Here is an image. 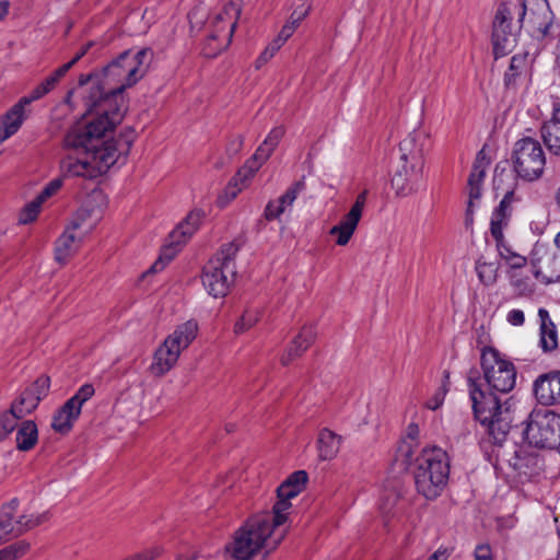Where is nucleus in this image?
<instances>
[{"label":"nucleus","instance_id":"obj_1","mask_svg":"<svg viewBox=\"0 0 560 560\" xmlns=\"http://www.w3.org/2000/svg\"><path fill=\"white\" fill-rule=\"evenodd\" d=\"M152 58L150 48L127 49L105 66L101 75H80L77 89L90 85L83 98L93 116L73 125L65 136V148L73 152L60 162L63 177L95 178L129 153L136 139L133 129H125L117 139L108 136L122 120V93L147 74Z\"/></svg>","mask_w":560,"mask_h":560},{"label":"nucleus","instance_id":"obj_2","mask_svg":"<svg viewBox=\"0 0 560 560\" xmlns=\"http://www.w3.org/2000/svg\"><path fill=\"white\" fill-rule=\"evenodd\" d=\"M467 382L474 416L498 447L494 451L497 464L501 467L506 465L521 480H529L538 475L542 468L538 454L515 443L503 445L513 420L510 408H503L497 395L482 388L477 370L469 371Z\"/></svg>","mask_w":560,"mask_h":560},{"label":"nucleus","instance_id":"obj_3","mask_svg":"<svg viewBox=\"0 0 560 560\" xmlns=\"http://www.w3.org/2000/svg\"><path fill=\"white\" fill-rule=\"evenodd\" d=\"M425 136L421 131H413L405 138L399 145L400 159L392 178V186L396 195L406 197L417 191L423 183V141Z\"/></svg>","mask_w":560,"mask_h":560},{"label":"nucleus","instance_id":"obj_4","mask_svg":"<svg viewBox=\"0 0 560 560\" xmlns=\"http://www.w3.org/2000/svg\"><path fill=\"white\" fill-rule=\"evenodd\" d=\"M269 513L250 517L224 547L228 560H250L271 536L275 528Z\"/></svg>","mask_w":560,"mask_h":560},{"label":"nucleus","instance_id":"obj_5","mask_svg":"<svg viewBox=\"0 0 560 560\" xmlns=\"http://www.w3.org/2000/svg\"><path fill=\"white\" fill-rule=\"evenodd\" d=\"M450 474L448 458L440 447L424 448L417 457L415 483L419 493L429 500L439 497Z\"/></svg>","mask_w":560,"mask_h":560},{"label":"nucleus","instance_id":"obj_6","mask_svg":"<svg viewBox=\"0 0 560 560\" xmlns=\"http://www.w3.org/2000/svg\"><path fill=\"white\" fill-rule=\"evenodd\" d=\"M240 244L230 242L206 264L202 272V284L213 298L228 294L236 275L235 257Z\"/></svg>","mask_w":560,"mask_h":560},{"label":"nucleus","instance_id":"obj_7","mask_svg":"<svg viewBox=\"0 0 560 560\" xmlns=\"http://www.w3.org/2000/svg\"><path fill=\"white\" fill-rule=\"evenodd\" d=\"M198 332L197 322L190 319L177 326L164 342L156 349L150 371L155 376L166 374L175 366L180 352L189 347Z\"/></svg>","mask_w":560,"mask_h":560},{"label":"nucleus","instance_id":"obj_8","mask_svg":"<svg viewBox=\"0 0 560 560\" xmlns=\"http://www.w3.org/2000/svg\"><path fill=\"white\" fill-rule=\"evenodd\" d=\"M49 387V377L39 376L12 402L10 410L0 413V442L16 428L18 420L36 409L39 401L47 396Z\"/></svg>","mask_w":560,"mask_h":560},{"label":"nucleus","instance_id":"obj_9","mask_svg":"<svg viewBox=\"0 0 560 560\" xmlns=\"http://www.w3.org/2000/svg\"><path fill=\"white\" fill-rule=\"evenodd\" d=\"M524 433L530 445L557 448L560 446V415L547 409H534L528 416Z\"/></svg>","mask_w":560,"mask_h":560},{"label":"nucleus","instance_id":"obj_10","mask_svg":"<svg viewBox=\"0 0 560 560\" xmlns=\"http://www.w3.org/2000/svg\"><path fill=\"white\" fill-rule=\"evenodd\" d=\"M516 13L517 22L526 24L534 36L545 37L553 22V13L547 0H513V4L504 8L503 13Z\"/></svg>","mask_w":560,"mask_h":560},{"label":"nucleus","instance_id":"obj_11","mask_svg":"<svg viewBox=\"0 0 560 560\" xmlns=\"http://www.w3.org/2000/svg\"><path fill=\"white\" fill-rule=\"evenodd\" d=\"M511 160L517 176L525 180L539 178L546 164L540 143L529 137L516 141Z\"/></svg>","mask_w":560,"mask_h":560},{"label":"nucleus","instance_id":"obj_12","mask_svg":"<svg viewBox=\"0 0 560 560\" xmlns=\"http://www.w3.org/2000/svg\"><path fill=\"white\" fill-rule=\"evenodd\" d=\"M481 366L487 385L491 389L508 393L514 388L516 381L514 365L500 358L497 350L489 348L482 351Z\"/></svg>","mask_w":560,"mask_h":560},{"label":"nucleus","instance_id":"obj_13","mask_svg":"<svg viewBox=\"0 0 560 560\" xmlns=\"http://www.w3.org/2000/svg\"><path fill=\"white\" fill-rule=\"evenodd\" d=\"M511 4H513V0L501 3L493 20L492 44L495 58L503 57L512 50L522 27L517 21L513 24V20L516 18L514 11L510 10V14L503 13L504 8Z\"/></svg>","mask_w":560,"mask_h":560},{"label":"nucleus","instance_id":"obj_14","mask_svg":"<svg viewBox=\"0 0 560 560\" xmlns=\"http://www.w3.org/2000/svg\"><path fill=\"white\" fill-rule=\"evenodd\" d=\"M202 213L199 210H194L187 214L185 220L180 222L168 236V243L163 247L162 253L158 260L151 266V272H159L164 269L165 265L170 262L178 247L185 244L194 233L199 229L201 223Z\"/></svg>","mask_w":560,"mask_h":560},{"label":"nucleus","instance_id":"obj_15","mask_svg":"<svg viewBox=\"0 0 560 560\" xmlns=\"http://www.w3.org/2000/svg\"><path fill=\"white\" fill-rule=\"evenodd\" d=\"M95 393L94 386L90 383L83 384L77 393L69 398L55 413L51 427L56 432L68 433L73 422L79 418L82 406Z\"/></svg>","mask_w":560,"mask_h":560},{"label":"nucleus","instance_id":"obj_16","mask_svg":"<svg viewBox=\"0 0 560 560\" xmlns=\"http://www.w3.org/2000/svg\"><path fill=\"white\" fill-rule=\"evenodd\" d=\"M369 191L364 189L358 195L354 203L347 214L343 215L340 223L330 229L331 235H337L336 243L339 246H345L352 237L363 213L366 203Z\"/></svg>","mask_w":560,"mask_h":560},{"label":"nucleus","instance_id":"obj_17","mask_svg":"<svg viewBox=\"0 0 560 560\" xmlns=\"http://www.w3.org/2000/svg\"><path fill=\"white\" fill-rule=\"evenodd\" d=\"M284 132L285 130L282 126H278L271 129L265 141L256 150L253 158L248 160L247 163L238 171L237 176H244L245 179L253 176L269 159L284 136Z\"/></svg>","mask_w":560,"mask_h":560},{"label":"nucleus","instance_id":"obj_18","mask_svg":"<svg viewBox=\"0 0 560 560\" xmlns=\"http://www.w3.org/2000/svg\"><path fill=\"white\" fill-rule=\"evenodd\" d=\"M490 164L487 159L485 149H481L475 159L470 175L468 177V195L469 200L467 205L466 222L472 221V207L474 200H478L481 197V186L486 176V171Z\"/></svg>","mask_w":560,"mask_h":560},{"label":"nucleus","instance_id":"obj_19","mask_svg":"<svg viewBox=\"0 0 560 560\" xmlns=\"http://www.w3.org/2000/svg\"><path fill=\"white\" fill-rule=\"evenodd\" d=\"M534 394L539 404H560V371L542 374L534 382Z\"/></svg>","mask_w":560,"mask_h":560},{"label":"nucleus","instance_id":"obj_20","mask_svg":"<svg viewBox=\"0 0 560 560\" xmlns=\"http://www.w3.org/2000/svg\"><path fill=\"white\" fill-rule=\"evenodd\" d=\"M515 201L513 190L505 192L499 206L493 210L490 222V232L494 241H501L503 230L509 225L512 215V203Z\"/></svg>","mask_w":560,"mask_h":560},{"label":"nucleus","instance_id":"obj_21","mask_svg":"<svg viewBox=\"0 0 560 560\" xmlns=\"http://www.w3.org/2000/svg\"><path fill=\"white\" fill-rule=\"evenodd\" d=\"M541 139L548 151L560 156V102H555L552 116L540 128Z\"/></svg>","mask_w":560,"mask_h":560},{"label":"nucleus","instance_id":"obj_22","mask_svg":"<svg viewBox=\"0 0 560 560\" xmlns=\"http://www.w3.org/2000/svg\"><path fill=\"white\" fill-rule=\"evenodd\" d=\"M301 491L295 487L291 486L290 482L283 481L277 489L278 500L273 504L271 515V522L273 526H281L287 521V513L291 508L290 500L295 498Z\"/></svg>","mask_w":560,"mask_h":560},{"label":"nucleus","instance_id":"obj_23","mask_svg":"<svg viewBox=\"0 0 560 560\" xmlns=\"http://www.w3.org/2000/svg\"><path fill=\"white\" fill-rule=\"evenodd\" d=\"M315 337L316 332L313 326H303L299 335L294 337L281 357V363L283 365H288L294 359L301 357L302 353L313 343Z\"/></svg>","mask_w":560,"mask_h":560},{"label":"nucleus","instance_id":"obj_24","mask_svg":"<svg viewBox=\"0 0 560 560\" xmlns=\"http://www.w3.org/2000/svg\"><path fill=\"white\" fill-rule=\"evenodd\" d=\"M26 103L20 100L10 110L2 117L0 121V142L13 136L21 128L26 118Z\"/></svg>","mask_w":560,"mask_h":560},{"label":"nucleus","instance_id":"obj_25","mask_svg":"<svg viewBox=\"0 0 560 560\" xmlns=\"http://www.w3.org/2000/svg\"><path fill=\"white\" fill-rule=\"evenodd\" d=\"M82 241L81 235L72 232L71 229H66L65 232L58 237L55 244V259L59 264H66L67 260L75 254Z\"/></svg>","mask_w":560,"mask_h":560},{"label":"nucleus","instance_id":"obj_26","mask_svg":"<svg viewBox=\"0 0 560 560\" xmlns=\"http://www.w3.org/2000/svg\"><path fill=\"white\" fill-rule=\"evenodd\" d=\"M98 220L100 215L95 214L93 209L82 207L74 213L67 228L83 238L96 226Z\"/></svg>","mask_w":560,"mask_h":560},{"label":"nucleus","instance_id":"obj_27","mask_svg":"<svg viewBox=\"0 0 560 560\" xmlns=\"http://www.w3.org/2000/svg\"><path fill=\"white\" fill-rule=\"evenodd\" d=\"M18 505L19 501L13 499L0 510V542L9 539L11 536H19L18 520L13 521Z\"/></svg>","mask_w":560,"mask_h":560},{"label":"nucleus","instance_id":"obj_28","mask_svg":"<svg viewBox=\"0 0 560 560\" xmlns=\"http://www.w3.org/2000/svg\"><path fill=\"white\" fill-rule=\"evenodd\" d=\"M538 316L540 319V346L544 351H551L558 346L556 326L545 308H539Z\"/></svg>","mask_w":560,"mask_h":560},{"label":"nucleus","instance_id":"obj_29","mask_svg":"<svg viewBox=\"0 0 560 560\" xmlns=\"http://www.w3.org/2000/svg\"><path fill=\"white\" fill-rule=\"evenodd\" d=\"M341 438L328 429L320 431L318 436V455L320 459H332L339 452Z\"/></svg>","mask_w":560,"mask_h":560},{"label":"nucleus","instance_id":"obj_30","mask_svg":"<svg viewBox=\"0 0 560 560\" xmlns=\"http://www.w3.org/2000/svg\"><path fill=\"white\" fill-rule=\"evenodd\" d=\"M241 11L242 0H222V10L215 15V25L225 19L229 32L234 33Z\"/></svg>","mask_w":560,"mask_h":560},{"label":"nucleus","instance_id":"obj_31","mask_svg":"<svg viewBox=\"0 0 560 560\" xmlns=\"http://www.w3.org/2000/svg\"><path fill=\"white\" fill-rule=\"evenodd\" d=\"M233 33H224L221 36L217 33H208L202 47V54L208 58L217 57L231 44Z\"/></svg>","mask_w":560,"mask_h":560},{"label":"nucleus","instance_id":"obj_32","mask_svg":"<svg viewBox=\"0 0 560 560\" xmlns=\"http://www.w3.org/2000/svg\"><path fill=\"white\" fill-rule=\"evenodd\" d=\"M38 432L34 421H23L16 432V446L20 451H30L37 442Z\"/></svg>","mask_w":560,"mask_h":560},{"label":"nucleus","instance_id":"obj_33","mask_svg":"<svg viewBox=\"0 0 560 560\" xmlns=\"http://www.w3.org/2000/svg\"><path fill=\"white\" fill-rule=\"evenodd\" d=\"M62 74H58V70H56L51 75H49L46 80H44L40 84H38L32 92L22 97L23 103L30 105L32 102L37 101L49 93L58 81L62 78Z\"/></svg>","mask_w":560,"mask_h":560},{"label":"nucleus","instance_id":"obj_34","mask_svg":"<svg viewBox=\"0 0 560 560\" xmlns=\"http://www.w3.org/2000/svg\"><path fill=\"white\" fill-rule=\"evenodd\" d=\"M305 189L304 178H301L293 183L283 195H281L277 200V202L283 208L284 212L288 209H291L295 199Z\"/></svg>","mask_w":560,"mask_h":560},{"label":"nucleus","instance_id":"obj_35","mask_svg":"<svg viewBox=\"0 0 560 560\" xmlns=\"http://www.w3.org/2000/svg\"><path fill=\"white\" fill-rule=\"evenodd\" d=\"M30 542L26 540H19L0 550L1 560H18L30 550Z\"/></svg>","mask_w":560,"mask_h":560},{"label":"nucleus","instance_id":"obj_36","mask_svg":"<svg viewBox=\"0 0 560 560\" xmlns=\"http://www.w3.org/2000/svg\"><path fill=\"white\" fill-rule=\"evenodd\" d=\"M497 267L492 262L480 260L476 262L478 278L485 285H491L497 281Z\"/></svg>","mask_w":560,"mask_h":560},{"label":"nucleus","instance_id":"obj_37","mask_svg":"<svg viewBox=\"0 0 560 560\" xmlns=\"http://www.w3.org/2000/svg\"><path fill=\"white\" fill-rule=\"evenodd\" d=\"M47 520V513L34 515H22L18 520V534L19 536L23 533L43 524Z\"/></svg>","mask_w":560,"mask_h":560},{"label":"nucleus","instance_id":"obj_38","mask_svg":"<svg viewBox=\"0 0 560 560\" xmlns=\"http://www.w3.org/2000/svg\"><path fill=\"white\" fill-rule=\"evenodd\" d=\"M259 320V312L256 310H247L236 322L234 326L235 334H243Z\"/></svg>","mask_w":560,"mask_h":560},{"label":"nucleus","instance_id":"obj_39","mask_svg":"<svg viewBox=\"0 0 560 560\" xmlns=\"http://www.w3.org/2000/svg\"><path fill=\"white\" fill-rule=\"evenodd\" d=\"M526 57L516 55L511 58L510 67L504 75L505 85L514 83L516 77L520 75L522 68L525 66Z\"/></svg>","mask_w":560,"mask_h":560},{"label":"nucleus","instance_id":"obj_40","mask_svg":"<svg viewBox=\"0 0 560 560\" xmlns=\"http://www.w3.org/2000/svg\"><path fill=\"white\" fill-rule=\"evenodd\" d=\"M42 205L43 203L37 198L25 205V207L20 213L19 222L21 224H27L33 222L37 218Z\"/></svg>","mask_w":560,"mask_h":560},{"label":"nucleus","instance_id":"obj_41","mask_svg":"<svg viewBox=\"0 0 560 560\" xmlns=\"http://www.w3.org/2000/svg\"><path fill=\"white\" fill-rule=\"evenodd\" d=\"M62 186L61 178H55L50 180L40 194L36 197L42 203H44L48 198L54 196Z\"/></svg>","mask_w":560,"mask_h":560},{"label":"nucleus","instance_id":"obj_42","mask_svg":"<svg viewBox=\"0 0 560 560\" xmlns=\"http://www.w3.org/2000/svg\"><path fill=\"white\" fill-rule=\"evenodd\" d=\"M283 213L285 212L277 200H270L265 208L264 217L267 221H273L280 219Z\"/></svg>","mask_w":560,"mask_h":560},{"label":"nucleus","instance_id":"obj_43","mask_svg":"<svg viewBox=\"0 0 560 560\" xmlns=\"http://www.w3.org/2000/svg\"><path fill=\"white\" fill-rule=\"evenodd\" d=\"M285 482H290L291 486L302 491L307 482V474L304 470L294 471L288 477Z\"/></svg>","mask_w":560,"mask_h":560},{"label":"nucleus","instance_id":"obj_44","mask_svg":"<svg viewBox=\"0 0 560 560\" xmlns=\"http://www.w3.org/2000/svg\"><path fill=\"white\" fill-rule=\"evenodd\" d=\"M511 283L522 295L533 292V289L529 287L527 279L520 278L516 273L511 276Z\"/></svg>","mask_w":560,"mask_h":560},{"label":"nucleus","instance_id":"obj_45","mask_svg":"<svg viewBox=\"0 0 560 560\" xmlns=\"http://www.w3.org/2000/svg\"><path fill=\"white\" fill-rule=\"evenodd\" d=\"M495 245L499 255L506 261H509L512 255L515 254V252H513L511 246L506 243L504 236H502L501 241H495Z\"/></svg>","mask_w":560,"mask_h":560},{"label":"nucleus","instance_id":"obj_46","mask_svg":"<svg viewBox=\"0 0 560 560\" xmlns=\"http://www.w3.org/2000/svg\"><path fill=\"white\" fill-rule=\"evenodd\" d=\"M476 560H492V552L489 545H479L475 549Z\"/></svg>","mask_w":560,"mask_h":560},{"label":"nucleus","instance_id":"obj_47","mask_svg":"<svg viewBox=\"0 0 560 560\" xmlns=\"http://www.w3.org/2000/svg\"><path fill=\"white\" fill-rule=\"evenodd\" d=\"M508 322L513 326H522L525 322V316L521 310H512L508 314Z\"/></svg>","mask_w":560,"mask_h":560},{"label":"nucleus","instance_id":"obj_48","mask_svg":"<svg viewBox=\"0 0 560 560\" xmlns=\"http://www.w3.org/2000/svg\"><path fill=\"white\" fill-rule=\"evenodd\" d=\"M445 394H446V389L445 388H441L434 395V397L427 402V407L429 409H431V410L438 409L443 404Z\"/></svg>","mask_w":560,"mask_h":560},{"label":"nucleus","instance_id":"obj_49","mask_svg":"<svg viewBox=\"0 0 560 560\" xmlns=\"http://www.w3.org/2000/svg\"><path fill=\"white\" fill-rule=\"evenodd\" d=\"M512 269H522L527 264V258L517 253L512 255L511 259L508 261Z\"/></svg>","mask_w":560,"mask_h":560},{"label":"nucleus","instance_id":"obj_50","mask_svg":"<svg viewBox=\"0 0 560 560\" xmlns=\"http://www.w3.org/2000/svg\"><path fill=\"white\" fill-rule=\"evenodd\" d=\"M209 33H217L220 36L224 33H229V26L224 20L221 24L215 25V16L211 21Z\"/></svg>","mask_w":560,"mask_h":560},{"label":"nucleus","instance_id":"obj_51","mask_svg":"<svg viewBox=\"0 0 560 560\" xmlns=\"http://www.w3.org/2000/svg\"><path fill=\"white\" fill-rule=\"evenodd\" d=\"M398 497L394 493H390L386 500H383L381 503V510L384 513H389L394 503L397 501Z\"/></svg>","mask_w":560,"mask_h":560},{"label":"nucleus","instance_id":"obj_52","mask_svg":"<svg viewBox=\"0 0 560 560\" xmlns=\"http://www.w3.org/2000/svg\"><path fill=\"white\" fill-rule=\"evenodd\" d=\"M81 58V55L77 54L69 62L57 69L58 74L65 75Z\"/></svg>","mask_w":560,"mask_h":560},{"label":"nucleus","instance_id":"obj_53","mask_svg":"<svg viewBox=\"0 0 560 560\" xmlns=\"http://www.w3.org/2000/svg\"><path fill=\"white\" fill-rule=\"evenodd\" d=\"M293 26L285 24L277 37L285 43L293 35Z\"/></svg>","mask_w":560,"mask_h":560},{"label":"nucleus","instance_id":"obj_54","mask_svg":"<svg viewBox=\"0 0 560 560\" xmlns=\"http://www.w3.org/2000/svg\"><path fill=\"white\" fill-rule=\"evenodd\" d=\"M243 145V138L242 137H237L235 140H233L230 145H229V153L231 154H236L240 149L242 148Z\"/></svg>","mask_w":560,"mask_h":560},{"label":"nucleus","instance_id":"obj_55","mask_svg":"<svg viewBox=\"0 0 560 560\" xmlns=\"http://www.w3.org/2000/svg\"><path fill=\"white\" fill-rule=\"evenodd\" d=\"M284 42L278 37H276L266 48L270 51L271 55L275 54L282 47Z\"/></svg>","mask_w":560,"mask_h":560},{"label":"nucleus","instance_id":"obj_56","mask_svg":"<svg viewBox=\"0 0 560 560\" xmlns=\"http://www.w3.org/2000/svg\"><path fill=\"white\" fill-rule=\"evenodd\" d=\"M273 57V55L270 54V51L266 48L261 54L260 56L258 57V59L256 60V67L259 68L261 67L264 63H266L268 60H270L271 58Z\"/></svg>","mask_w":560,"mask_h":560},{"label":"nucleus","instance_id":"obj_57","mask_svg":"<svg viewBox=\"0 0 560 560\" xmlns=\"http://www.w3.org/2000/svg\"><path fill=\"white\" fill-rule=\"evenodd\" d=\"M447 557H448V553H447L446 549H438L427 560H446Z\"/></svg>","mask_w":560,"mask_h":560},{"label":"nucleus","instance_id":"obj_58","mask_svg":"<svg viewBox=\"0 0 560 560\" xmlns=\"http://www.w3.org/2000/svg\"><path fill=\"white\" fill-rule=\"evenodd\" d=\"M9 12V2L0 1V21L3 20Z\"/></svg>","mask_w":560,"mask_h":560},{"label":"nucleus","instance_id":"obj_59","mask_svg":"<svg viewBox=\"0 0 560 560\" xmlns=\"http://www.w3.org/2000/svg\"><path fill=\"white\" fill-rule=\"evenodd\" d=\"M310 7L307 8H304L303 10H295L294 12H296L295 14V18H296V21H302L310 12Z\"/></svg>","mask_w":560,"mask_h":560},{"label":"nucleus","instance_id":"obj_60","mask_svg":"<svg viewBox=\"0 0 560 560\" xmlns=\"http://www.w3.org/2000/svg\"><path fill=\"white\" fill-rule=\"evenodd\" d=\"M419 433L418 425L415 423H411L408 425V436L411 439H415L417 434Z\"/></svg>","mask_w":560,"mask_h":560},{"label":"nucleus","instance_id":"obj_61","mask_svg":"<svg viewBox=\"0 0 560 560\" xmlns=\"http://www.w3.org/2000/svg\"><path fill=\"white\" fill-rule=\"evenodd\" d=\"M295 14H296V12H293L291 14L290 21L287 23V25L293 26V31H295V28L300 24V21H296Z\"/></svg>","mask_w":560,"mask_h":560},{"label":"nucleus","instance_id":"obj_62","mask_svg":"<svg viewBox=\"0 0 560 560\" xmlns=\"http://www.w3.org/2000/svg\"><path fill=\"white\" fill-rule=\"evenodd\" d=\"M93 43L92 42H89L86 43L82 48L81 50L78 52L79 55H81V57H83L88 51L89 49L92 47Z\"/></svg>","mask_w":560,"mask_h":560},{"label":"nucleus","instance_id":"obj_63","mask_svg":"<svg viewBox=\"0 0 560 560\" xmlns=\"http://www.w3.org/2000/svg\"><path fill=\"white\" fill-rule=\"evenodd\" d=\"M240 190H241V188H235V187L228 188V192L231 195V198H235Z\"/></svg>","mask_w":560,"mask_h":560},{"label":"nucleus","instance_id":"obj_64","mask_svg":"<svg viewBox=\"0 0 560 560\" xmlns=\"http://www.w3.org/2000/svg\"><path fill=\"white\" fill-rule=\"evenodd\" d=\"M559 281H560V275L557 276L556 278H544V283H546V284H550V283L559 282Z\"/></svg>","mask_w":560,"mask_h":560}]
</instances>
